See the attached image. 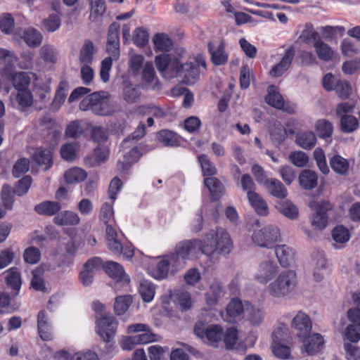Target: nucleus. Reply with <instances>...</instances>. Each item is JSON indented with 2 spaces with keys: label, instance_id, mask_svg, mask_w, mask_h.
<instances>
[{
  "label": "nucleus",
  "instance_id": "obj_1",
  "mask_svg": "<svg viewBox=\"0 0 360 360\" xmlns=\"http://www.w3.org/2000/svg\"><path fill=\"white\" fill-rule=\"evenodd\" d=\"M188 53L178 48L170 54H160L155 58L158 71L167 79L179 78L186 84H193L207 70L205 58L202 55L186 61Z\"/></svg>",
  "mask_w": 360,
  "mask_h": 360
},
{
  "label": "nucleus",
  "instance_id": "obj_2",
  "mask_svg": "<svg viewBox=\"0 0 360 360\" xmlns=\"http://www.w3.org/2000/svg\"><path fill=\"white\" fill-rule=\"evenodd\" d=\"M233 249L229 233L221 227L207 233L202 240L193 238L176 243L174 252L186 266L188 260L196 259L199 254L211 257L214 254L228 255Z\"/></svg>",
  "mask_w": 360,
  "mask_h": 360
},
{
  "label": "nucleus",
  "instance_id": "obj_3",
  "mask_svg": "<svg viewBox=\"0 0 360 360\" xmlns=\"http://www.w3.org/2000/svg\"><path fill=\"white\" fill-rule=\"evenodd\" d=\"M186 266L174 250L155 257H150L146 266L147 273L157 281L174 276Z\"/></svg>",
  "mask_w": 360,
  "mask_h": 360
},
{
  "label": "nucleus",
  "instance_id": "obj_4",
  "mask_svg": "<svg viewBox=\"0 0 360 360\" xmlns=\"http://www.w3.org/2000/svg\"><path fill=\"white\" fill-rule=\"evenodd\" d=\"M297 285V276L295 271L286 269L278 273L266 286V292L274 299H282L292 294Z\"/></svg>",
  "mask_w": 360,
  "mask_h": 360
},
{
  "label": "nucleus",
  "instance_id": "obj_5",
  "mask_svg": "<svg viewBox=\"0 0 360 360\" xmlns=\"http://www.w3.org/2000/svg\"><path fill=\"white\" fill-rule=\"evenodd\" d=\"M107 244L114 254L122 255L125 259H131L134 256L131 245H124V235L111 225L106 226Z\"/></svg>",
  "mask_w": 360,
  "mask_h": 360
},
{
  "label": "nucleus",
  "instance_id": "obj_6",
  "mask_svg": "<svg viewBox=\"0 0 360 360\" xmlns=\"http://www.w3.org/2000/svg\"><path fill=\"white\" fill-rule=\"evenodd\" d=\"M195 335L205 344L217 347L222 340L224 330L219 325H207L202 322H198L194 327Z\"/></svg>",
  "mask_w": 360,
  "mask_h": 360
},
{
  "label": "nucleus",
  "instance_id": "obj_7",
  "mask_svg": "<svg viewBox=\"0 0 360 360\" xmlns=\"http://www.w3.org/2000/svg\"><path fill=\"white\" fill-rule=\"evenodd\" d=\"M252 238L258 246L271 248L281 240L280 230L276 226L267 225L261 229L255 231Z\"/></svg>",
  "mask_w": 360,
  "mask_h": 360
},
{
  "label": "nucleus",
  "instance_id": "obj_8",
  "mask_svg": "<svg viewBox=\"0 0 360 360\" xmlns=\"http://www.w3.org/2000/svg\"><path fill=\"white\" fill-rule=\"evenodd\" d=\"M278 271L279 267L274 260L266 259L258 264L253 274V280L260 285H266L274 280Z\"/></svg>",
  "mask_w": 360,
  "mask_h": 360
},
{
  "label": "nucleus",
  "instance_id": "obj_9",
  "mask_svg": "<svg viewBox=\"0 0 360 360\" xmlns=\"http://www.w3.org/2000/svg\"><path fill=\"white\" fill-rule=\"evenodd\" d=\"M287 332L288 327L285 324H281L273 333L272 352L276 357L282 359H289L291 358L290 348L281 342V340L285 339Z\"/></svg>",
  "mask_w": 360,
  "mask_h": 360
},
{
  "label": "nucleus",
  "instance_id": "obj_10",
  "mask_svg": "<svg viewBox=\"0 0 360 360\" xmlns=\"http://www.w3.org/2000/svg\"><path fill=\"white\" fill-rule=\"evenodd\" d=\"M310 207L315 210L312 224L318 229H325L328 224L327 212L333 209V205L327 200L312 201Z\"/></svg>",
  "mask_w": 360,
  "mask_h": 360
},
{
  "label": "nucleus",
  "instance_id": "obj_11",
  "mask_svg": "<svg viewBox=\"0 0 360 360\" xmlns=\"http://www.w3.org/2000/svg\"><path fill=\"white\" fill-rule=\"evenodd\" d=\"M118 323L111 316H101L96 318L97 333L105 342H110L113 339Z\"/></svg>",
  "mask_w": 360,
  "mask_h": 360
},
{
  "label": "nucleus",
  "instance_id": "obj_12",
  "mask_svg": "<svg viewBox=\"0 0 360 360\" xmlns=\"http://www.w3.org/2000/svg\"><path fill=\"white\" fill-rule=\"evenodd\" d=\"M120 25L117 22L112 23L108 29L106 51L108 57L117 60L120 57Z\"/></svg>",
  "mask_w": 360,
  "mask_h": 360
},
{
  "label": "nucleus",
  "instance_id": "obj_13",
  "mask_svg": "<svg viewBox=\"0 0 360 360\" xmlns=\"http://www.w3.org/2000/svg\"><path fill=\"white\" fill-rule=\"evenodd\" d=\"M226 44L223 40H217L208 43V51L211 60L215 65H222L227 63L229 55L225 50Z\"/></svg>",
  "mask_w": 360,
  "mask_h": 360
},
{
  "label": "nucleus",
  "instance_id": "obj_14",
  "mask_svg": "<svg viewBox=\"0 0 360 360\" xmlns=\"http://www.w3.org/2000/svg\"><path fill=\"white\" fill-rule=\"evenodd\" d=\"M7 80L11 82L15 90L28 89L32 77H35L32 72H16L15 66L12 68L10 76H4Z\"/></svg>",
  "mask_w": 360,
  "mask_h": 360
},
{
  "label": "nucleus",
  "instance_id": "obj_15",
  "mask_svg": "<svg viewBox=\"0 0 360 360\" xmlns=\"http://www.w3.org/2000/svg\"><path fill=\"white\" fill-rule=\"evenodd\" d=\"M314 265L313 277L314 281L320 282L323 279L327 271V260L323 252L316 251L312 254Z\"/></svg>",
  "mask_w": 360,
  "mask_h": 360
},
{
  "label": "nucleus",
  "instance_id": "obj_16",
  "mask_svg": "<svg viewBox=\"0 0 360 360\" xmlns=\"http://www.w3.org/2000/svg\"><path fill=\"white\" fill-rule=\"evenodd\" d=\"M295 121L291 120L285 123V127H283L281 122H275L270 131L272 139L279 143L284 141L288 136L295 133V130L290 128V127L295 125Z\"/></svg>",
  "mask_w": 360,
  "mask_h": 360
},
{
  "label": "nucleus",
  "instance_id": "obj_17",
  "mask_svg": "<svg viewBox=\"0 0 360 360\" xmlns=\"http://www.w3.org/2000/svg\"><path fill=\"white\" fill-rule=\"evenodd\" d=\"M141 81L145 86L153 89H158L160 86V82L156 75L153 65L151 62L147 61L145 63L143 69L141 70Z\"/></svg>",
  "mask_w": 360,
  "mask_h": 360
},
{
  "label": "nucleus",
  "instance_id": "obj_18",
  "mask_svg": "<svg viewBox=\"0 0 360 360\" xmlns=\"http://www.w3.org/2000/svg\"><path fill=\"white\" fill-rule=\"evenodd\" d=\"M304 352L308 355H315L323 348L324 340L321 335L314 333L302 338Z\"/></svg>",
  "mask_w": 360,
  "mask_h": 360
},
{
  "label": "nucleus",
  "instance_id": "obj_19",
  "mask_svg": "<svg viewBox=\"0 0 360 360\" xmlns=\"http://www.w3.org/2000/svg\"><path fill=\"white\" fill-rule=\"evenodd\" d=\"M103 269L105 273L117 282L128 284L129 277L126 274L124 268L117 262L109 261L104 264Z\"/></svg>",
  "mask_w": 360,
  "mask_h": 360
},
{
  "label": "nucleus",
  "instance_id": "obj_20",
  "mask_svg": "<svg viewBox=\"0 0 360 360\" xmlns=\"http://www.w3.org/2000/svg\"><path fill=\"white\" fill-rule=\"evenodd\" d=\"M292 327L298 331L300 338H304L311 329L310 318L307 314L299 311L292 319Z\"/></svg>",
  "mask_w": 360,
  "mask_h": 360
},
{
  "label": "nucleus",
  "instance_id": "obj_21",
  "mask_svg": "<svg viewBox=\"0 0 360 360\" xmlns=\"http://www.w3.org/2000/svg\"><path fill=\"white\" fill-rule=\"evenodd\" d=\"M294 55L295 51L293 48L290 47L287 49L281 61L272 67L269 72L270 75L273 77L281 76L290 66Z\"/></svg>",
  "mask_w": 360,
  "mask_h": 360
},
{
  "label": "nucleus",
  "instance_id": "obj_22",
  "mask_svg": "<svg viewBox=\"0 0 360 360\" xmlns=\"http://www.w3.org/2000/svg\"><path fill=\"white\" fill-rule=\"evenodd\" d=\"M18 56L10 50L0 48V63H4V67L0 70L1 76H10L12 68L18 62Z\"/></svg>",
  "mask_w": 360,
  "mask_h": 360
},
{
  "label": "nucleus",
  "instance_id": "obj_23",
  "mask_svg": "<svg viewBox=\"0 0 360 360\" xmlns=\"http://www.w3.org/2000/svg\"><path fill=\"white\" fill-rule=\"evenodd\" d=\"M244 317L252 325L257 326L262 323L264 317L265 311L263 307L259 305H254L246 302Z\"/></svg>",
  "mask_w": 360,
  "mask_h": 360
},
{
  "label": "nucleus",
  "instance_id": "obj_24",
  "mask_svg": "<svg viewBox=\"0 0 360 360\" xmlns=\"http://www.w3.org/2000/svg\"><path fill=\"white\" fill-rule=\"evenodd\" d=\"M224 295V292L221 283L217 280H214L210 284L209 290L205 293L206 304L207 306L212 308L218 304L219 301Z\"/></svg>",
  "mask_w": 360,
  "mask_h": 360
},
{
  "label": "nucleus",
  "instance_id": "obj_25",
  "mask_svg": "<svg viewBox=\"0 0 360 360\" xmlns=\"http://www.w3.org/2000/svg\"><path fill=\"white\" fill-rule=\"evenodd\" d=\"M275 253L283 267H288L295 262V251L286 245L276 246Z\"/></svg>",
  "mask_w": 360,
  "mask_h": 360
},
{
  "label": "nucleus",
  "instance_id": "obj_26",
  "mask_svg": "<svg viewBox=\"0 0 360 360\" xmlns=\"http://www.w3.org/2000/svg\"><path fill=\"white\" fill-rule=\"evenodd\" d=\"M68 89L69 85L67 82L62 81L59 83L53 101L50 105V110L51 111L56 112L62 107L66 100Z\"/></svg>",
  "mask_w": 360,
  "mask_h": 360
},
{
  "label": "nucleus",
  "instance_id": "obj_27",
  "mask_svg": "<svg viewBox=\"0 0 360 360\" xmlns=\"http://www.w3.org/2000/svg\"><path fill=\"white\" fill-rule=\"evenodd\" d=\"M153 43L156 52H167L173 47V41L168 34L158 33L153 37Z\"/></svg>",
  "mask_w": 360,
  "mask_h": 360
},
{
  "label": "nucleus",
  "instance_id": "obj_28",
  "mask_svg": "<svg viewBox=\"0 0 360 360\" xmlns=\"http://www.w3.org/2000/svg\"><path fill=\"white\" fill-rule=\"evenodd\" d=\"M248 201L256 212L262 216H266L269 213L268 206L262 198L255 191H249Z\"/></svg>",
  "mask_w": 360,
  "mask_h": 360
},
{
  "label": "nucleus",
  "instance_id": "obj_29",
  "mask_svg": "<svg viewBox=\"0 0 360 360\" xmlns=\"http://www.w3.org/2000/svg\"><path fill=\"white\" fill-rule=\"evenodd\" d=\"M298 180L302 188L306 190H311L317 186V174L314 171L304 169L300 174Z\"/></svg>",
  "mask_w": 360,
  "mask_h": 360
},
{
  "label": "nucleus",
  "instance_id": "obj_30",
  "mask_svg": "<svg viewBox=\"0 0 360 360\" xmlns=\"http://www.w3.org/2000/svg\"><path fill=\"white\" fill-rule=\"evenodd\" d=\"M86 177V172L78 167H72L64 174L65 181L68 184H79L84 181Z\"/></svg>",
  "mask_w": 360,
  "mask_h": 360
},
{
  "label": "nucleus",
  "instance_id": "obj_31",
  "mask_svg": "<svg viewBox=\"0 0 360 360\" xmlns=\"http://www.w3.org/2000/svg\"><path fill=\"white\" fill-rule=\"evenodd\" d=\"M295 141L301 148L309 150L316 145V137L311 131H303L297 134Z\"/></svg>",
  "mask_w": 360,
  "mask_h": 360
},
{
  "label": "nucleus",
  "instance_id": "obj_32",
  "mask_svg": "<svg viewBox=\"0 0 360 360\" xmlns=\"http://www.w3.org/2000/svg\"><path fill=\"white\" fill-rule=\"evenodd\" d=\"M105 94L104 92L93 93L85 97L79 103V109L84 111L91 110L94 113V108L98 106Z\"/></svg>",
  "mask_w": 360,
  "mask_h": 360
},
{
  "label": "nucleus",
  "instance_id": "obj_33",
  "mask_svg": "<svg viewBox=\"0 0 360 360\" xmlns=\"http://www.w3.org/2000/svg\"><path fill=\"white\" fill-rule=\"evenodd\" d=\"M332 237L335 248H341L350 238L349 231L343 226H337L333 230Z\"/></svg>",
  "mask_w": 360,
  "mask_h": 360
},
{
  "label": "nucleus",
  "instance_id": "obj_34",
  "mask_svg": "<svg viewBox=\"0 0 360 360\" xmlns=\"http://www.w3.org/2000/svg\"><path fill=\"white\" fill-rule=\"evenodd\" d=\"M264 186L269 192L274 197L284 198L288 195V191L283 184L276 179H271L265 183Z\"/></svg>",
  "mask_w": 360,
  "mask_h": 360
},
{
  "label": "nucleus",
  "instance_id": "obj_35",
  "mask_svg": "<svg viewBox=\"0 0 360 360\" xmlns=\"http://www.w3.org/2000/svg\"><path fill=\"white\" fill-rule=\"evenodd\" d=\"M80 219L77 214L71 211L61 212L53 219L54 223L59 226L77 225Z\"/></svg>",
  "mask_w": 360,
  "mask_h": 360
},
{
  "label": "nucleus",
  "instance_id": "obj_36",
  "mask_svg": "<svg viewBox=\"0 0 360 360\" xmlns=\"http://www.w3.org/2000/svg\"><path fill=\"white\" fill-rule=\"evenodd\" d=\"M61 209V205L58 202L44 201L34 207L37 213L41 215L52 216L57 213Z\"/></svg>",
  "mask_w": 360,
  "mask_h": 360
},
{
  "label": "nucleus",
  "instance_id": "obj_37",
  "mask_svg": "<svg viewBox=\"0 0 360 360\" xmlns=\"http://www.w3.org/2000/svg\"><path fill=\"white\" fill-rule=\"evenodd\" d=\"M139 292L145 302H150L155 295V285L150 281L142 280L139 283Z\"/></svg>",
  "mask_w": 360,
  "mask_h": 360
},
{
  "label": "nucleus",
  "instance_id": "obj_38",
  "mask_svg": "<svg viewBox=\"0 0 360 360\" xmlns=\"http://www.w3.org/2000/svg\"><path fill=\"white\" fill-rule=\"evenodd\" d=\"M204 182L210 193L212 200H218L224 191L222 184L215 177H207L205 179Z\"/></svg>",
  "mask_w": 360,
  "mask_h": 360
},
{
  "label": "nucleus",
  "instance_id": "obj_39",
  "mask_svg": "<svg viewBox=\"0 0 360 360\" xmlns=\"http://www.w3.org/2000/svg\"><path fill=\"white\" fill-rule=\"evenodd\" d=\"M266 102L275 108H281L283 106V99L275 86H270L265 97Z\"/></svg>",
  "mask_w": 360,
  "mask_h": 360
},
{
  "label": "nucleus",
  "instance_id": "obj_40",
  "mask_svg": "<svg viewBox=\"0 0 360 360\" xmlns=\"http://www.w3.org/2000/svg\"><path fill=\"white\" fill-rule=\"evenodd\" d=\"M6 281L8 286L18 294L21 286L20 272L16 268H11L6 272Z\"/></svg>",
  "mask_w": 360,
  "mask_h": 360
},
{
  "label": "nucleus",
  "instance_id": "obj_41",
  "mask_svg": "<svg viewBox=\"0 0 360 360\" xmlns=\"http://www.w3.org/2000/svg\"><path fill=\"white\" fill-rule=\"evenodd\" d=\"M246 302L235 298L231 300L226 307L228 315L231 318H237L242 314L245 315V308H246Z\"/></svg>",
  "mask_w": 360,
  "mask_h": 360
},
{
  "label": "nucleus",
  "instance_id": "obj_42",
  "mask_svg": "<svg viewBox=\"0 0 360 360\" xmlns=\"http://www.w3.org/2000/svg\"><path fill=\"white\" fill-rule=\"evenodd\" d=\"M33 160L38 165H44L49 169L53 163L52 153L50 149L37 148L33 155Z\"/></svg>",
  "mask_w": 360,
  "mask_h": 360
},
{
  "label": "nucleus",
  "instance_id": "obj_43",
  "mask_svg": "<svg viewBox=\"0 0 360 360\" xmlns=\"http://www.w3.org/2000/svg\"><path fill=\"white\" fill-rule=\"evenodd\" d=\"M315 129L320 138L323 139H330L333 132V124L326 120H319L315 124Z\"/></svg>",
  "mask_w": 360,
  "mask_h": 360
},
{
  "label": "nucleus",
  "instance_id": "obj_44",
  "mask_svg": "<svg viewBox=\"0 0 360 360\" xmlns=\"http://www.w3.org/2000/svg\"><path fill=\"white\" fill-rule=\"evenodd\" d=\"M23 39L30 47H36L41 44L42 35L34 28H27L24 31Z\"/></svg>",
  "mask_w": 360,
  "mask_h": 360
},
{
  "label": "nucleus",
  "instance_id": "obj_45",
  "mask_svg": "<svg viewBox=\"0 0 360 360\" xmlns=\"http://www.w3.org/2000/svg\"><path fill=\"white\" fill-rule=\"evenodd\" d=\"M332 169L337 174H345L349 169V162L347 159L340 155H335L330 160Z\"/></svg>",
  "mask_w": 360,
  "mask_h": 360
},
{
  "label": "nucleus",
  "instance_id": "obj_46",
  "mask_svg": "<svg viewBox=\"0 0 360 360\" xmlns=\"http://www.w3.org/2000/svg\"><path fill=\"white\" fill-rule=\"evenodd\" d=\"M95 50L91 41H85L79 53V61L83 65H90L93 61Z\"/></svg>",
  "mask_w": 360,
  "mask_h": 360
},
{
  "label": "nucleus",
  "instance_id": "obj_47",
  "mask_svg": "<svg viewBox=\"0 0 360 360\" xmlns=\"http://www.w3.org/2000/svg\"><path fill=\"white\" fill-rule=\"evenodd\" d=\"M276 207L282 214L290 219H295L298 216L297 207L289 200L278 202Z\"/></svg>",
  "mask_w": 360,
  "mask_h": 360
},
{
  "label": "nucleus",
  "instance_id": "obj_48",
  "mask_svg": "<svg viewBox=\"0 0 360 360\" xmlns=\"http://www.w3.org/2000/svg\"><path fill=\"white\" fill-rule=\"evenodd\" d=\"M314 46L319 58L324 61H328L333 56V51L329 45L325 42L318 40L316 41Z\"/></svg>",
  "mask_w": 360,
  "mask_h": 360
},
{
  "label": "nucleus",
  "instance_id": "obj_49",
  "mask_svg": "<svg viewBox=\"0 0 360 360\" xmlns=\"http://www.w3.org/2000/svg\"><path fill=\"white\" fill-rule=\"evenodd\" d=\"M115 110L114 103L105 95L98 106L94 108V113L98 115H110L113 113Z\"/></svg>",
  "mask_w": 360,
  "mask_h": 360
},
{
  "label": "nucleus",
  "instance_id": "obj_50",
  "mask_svg": "<svg viewBox=\"0 0 360 360\" xmlns=\"http://www.w3.org/2000/svg\"><path fill=\"white\" fill-rule=\"evenodd\" d=\"M159 140L167 146L176 147L179 146L180 141L176 134L169 130H162L158 134Z\"/></svg>",
  "mask_w": 360,
  "mask_h": 360
},
{
  "label": "nucleus",
  "instance_id": "obj_51",
  "mask_svg": "<svg viewBox=\"0 0 360 360\" xmlns=\"http://www.w3.org/2000/svg\"><path fill=\"white\" fill-rule=\"evenodd\" d=\"M173 297L174 302L179 304L183 310L189 309L192 306L191 295L186 291L178 290L174 294Z\"/></svg>",
  "mask_w": 360,
  "mask_h": 360
},
{
  "label": "nucleus",
  "instance_id": "obj_52",
  "mask_svg": "<svg viewBox=\"0 0 360 360\" xmlns=\"http://www.w3.org/2000/svg\"><path fill=\"white\" fill-rule=\"evenodd\" d=\"M144 56L141 54H131L129 59V68L134 75H138L145 64Z\"/></svg>",
  "mask_w": 360,
  "mask_h": 360
},
{
  "label": "nucleus",
  "instance_id": "obj_53",
  "mask_svg": "<svg viewBox=\"0 0 360 360\" xmlns=\"http://www.w3.org/2000/svg\"><path fill=\"white\" fill-rule=\"evenodd\" d=\"M79 148V145L76 143L63 145L60 148L61 157L63 159L69 162L75 160L77 157V153Z\"/></svg>",
  "mask_w": 360,
  "mask_h": 360
},
{
  "label": "nucleus",
  "instance_id": "obj_54",
  "mask_svg": "<svg viewBox=\"0 0 360 360\" xmlns=\"http://www.w3.org/2000/svg\"><path fill=\"white\" fill-rule=\"evenodd\" d=\"M15 100L21 108H27L32 105L33 96L30 89L17 90Z\"/></svg>",
  "mask_w": 360,
  "mask_h": 360
},
{
  "label": "nucleus",
  "instance_id": "obj_55",
  "mask_svg": "<svg viewBox=\"0 0 360 360\" xmlns=\"http://www.w3.org/2000/svg\"><path fill=\"white\" fill-rule=\"evenodd\" d=\"M142 153L138 146L133 147L131 150L124 155V162L119 163L122 169H127L130 164L138 161Z\"/></svg>",
  "mask_w": 360,
  "mask_h": 360
},
{
  "label": "nucleus",
  "instance_id": "obj_56",
  "mask_svg": "<svg viewBox=\"0 0 360 360\" xmlns=\"http://www.w3.org/2000/svg\"><path fill=\"white\" fill-rule=\"evenodd\" d=\"M133 41L137 46H145L149 41L148 30L143 27L136 28L133 34Z\"/></svg>",
  "mask_w": 360,
  "mask_h": 360
},
{
  "label": "nucleus",
  "instance_id": "obj_57",
  "mask_svg": "<svg viewBox=\"0 0 360 360\" xmlns=\"http://www.w3.org/2000/svg\"><path fill=\"white\" fill-rule=\"evenodd\" d=\"M132 302V297L130 295L118 296L115 302V311L117 315L123 314L129 307Z\"/></svg>",
  "mask_w": 360,
  "mask_h": 360
},
{
  "label": "nucleus",
  "instance_id": "obj_58",
  "mask_svg": "<svg viewBox=\"0 0 360 360\" xmlns=\"http://www.w3.org/2000/svg\"><path fill=\"white\" fill-rule=\"evenodd\" d=\"M198 162L200 164L203 175L207 177H212L216 173L214 165L210 161L206 155H200L198 156Z\"/></svg>",
  "mask_w": 360,
  "mask_h": 360
},
{
  "label": "nucleus",
  "instance_id": "obj_59",
  "mask_svg": "<svg viewBox=\"0 0 360 360\" xmlns=\"http://www.w3.org/2000/svg\"><path fill=\"white\" fill-rule=\"evenodd\" d=\"M341 129L345 132H352L359 127L358 120L351 115L342 116L340 118Z\"/></svg>",
  "mask_w": 360,
  "mask_h": 360
},
{
  "label": "nucleus",
  "instance_id": "obj_60",
  "mask_svg": "<svg viewBox=\"0 0 360 360\" xmlns=\"http://www.w3.org/2000/svg\"><path fill=\"white\" fill-rule=\"evenodd\" d=\"M314 158L316 162L317 167L323 174L329 173V168L328 167L325 153L321 148H316L314 151Z\"/></svg>",
  "mask_w": 360,
  "mask_h": 360
},
{
  "label": "nucleus",
  "instance_id": "obj_61",
  "mask_svg": "<svg viewBox=\"0 0 360 360\" xmlns=\"http://www.w3.org/2000/svg\"><path fill=\"white\" fill-rule=\"evenodd\" d=\"M114 201L115 200H111V202H105L101 206L99 217L101 220L105 224L110 222V220L114 219Z\"/></svg>",
  "mask_w": 360,
  "mask_h": 360
},
{
  "label": "nucleus",
  "instance_id": "obj_62",
  "mask_svg": "<svg viewBox=\"0 0 360 360\" xmlns=\"http://www.w3.org/2000/svg\"><path fill=\"white\" fill-rule=\"evenodd\" d=\"M140 94L139 89L130 83H127L123 89V98L127 103H134Z\"/></svg>",
  "mask_w": 360,
  "mask_h": 360
},
{
  "label": "nucleus",
  "instance_id": "obj_63",
  "mask_svg": "<svg viewBox=\"0 0 360 360\" xmlns=\"http://www.w3.org/2000/svg\"><path fill=\"white\" fill-rule=\"evenodd\" d=\"M61 25V20L58 15L53 13L44 20L43 26L46 30L50 32L56 31Z\"/></svg>",
  "mask_w": 360,
  "mask_h": 360
},
{
  "label": "nucleus",
  "instance_id": "obj_64",
  "mask_svg": "<svg viewBox=\"0 0 360 360\" xmlns=\"http://www.w3.org/2000/svg\"><path fill=\"white\" fill-rule=\"evenodd\" d=\"M14 190L7 184H5L1 191V199L4 207L7 210H11L14 202Z\"/></svg>",
  "mask_w": 360,
  "mask_h": 360
}]
</instances>
